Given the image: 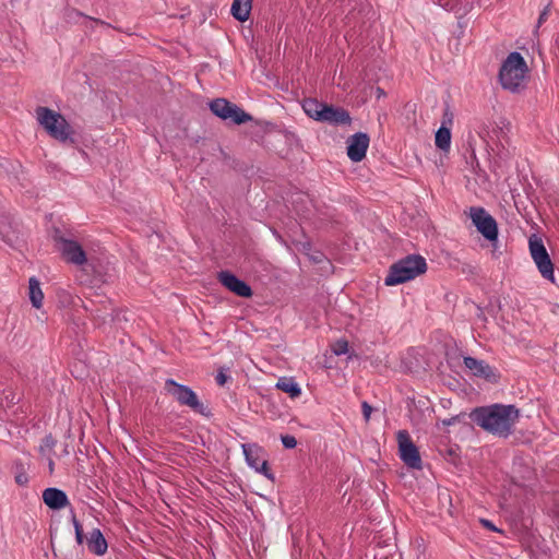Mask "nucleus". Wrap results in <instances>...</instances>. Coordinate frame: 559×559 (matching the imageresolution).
Returning a JSON list of instances; mask_svg holds the SVG:
<instances>
[{"label": "nucleus", "instance_id": "1", "mask_svg": "<svg viewBox=\"0 0 559 559\" xmlns=\"http://www.w3.org/2000/svg\"><path fill=\"white\" fill-rule=\"evenodd\" d=\"M469 417L485 431L506 438L513 432L520 418V411L514 405L492 404L476 407Z\"/></svg>", "mask_w": 559, "mask_h": 559}, {"label": "nucleus", "instance_id": "2", "mask_svg": "<svg viewBox=\"0 0 559 559\" xmlns=\"http://www.w3.org/2000/svg\"><path fill=\"white\" fill-rule=\"evenodd\" d=\"M528 67L520 52L513 51L502 61L498 79L503 90L520 93L526 86Z\"/></svg>", "mask_w": 559, "mask_h": 559}, {"label": "nucleus", "instance_id": "3", "mask_svg": "<svg viewBox=\"0 0 559 559\" xmlns=\"http://www.w3.org/2000/svg\"><path fill=\"white\" fill-rule=\"evenodd\" d=\"M35 114L38 124L49 136L61 143L73 142V129L60 112L48 107H37Z\"/></svg>", "mask_w": 559, "mask_h": 559}, {"label": "nucleus", "instance_id": "4", "mask_svg": "<svg viewBox=\"0 0 559 559\" xmlns=\"http://www.w3.org/2000/svg\"><path fill=\"white\" fill-rule=\"evenodd\" d=\"M427 270L426 260L420 255H407L391 265L384 284L394 286L414 280Z\"/></svg>", "mask_w": 559, "mask_h": 559}, {"label": "nucleus", "instance_id": "5", "mask_svg": "<svg viewBox=\"0 0 559 559\" xmlns=\"http://www.w3.org/2000/svg\"><path fill=\"white\" fill-rule=\"evenodd\" d=\"M165 389L181 406H187L197 414H206V406L189 386L179 384L173 379H168L165 382Z\"/></svg>", "mask_w": 559, "mask_h": 559}, {"label": "nucleus", "instance_id": "6", "mask_svg": "<svg viewBox=\"0 0 559 559\" xmlns=\"http://www.w3.org/2000/svg\"><path fill=\"white\" fill-rule=\"evenodd\" d=\"M210 109L215 116L224 120L229 119L236 124H242L252 119L249 114L224 98H216L212 100L210 103Z\"/></svg>", "mask_w": 559, "mask_h": 559}, {"label": "nucleus", "instance_id": "7", "mask_svg": "<svg viewBox=\"0 0 559 559\" xmlns=\"http://www.w3.org/2000/svg\"><path fill=\"white\" fill-rule=\"evenodd\" d=\"M469 217L477 230L489 241L497 240L498 226L496 219L480 206L469 207Z\"/></svg>", "mask_w": 559, "mask_h": 559}, {"label": "nucleus", "instance_id": "8", "mask_svg": "<svg viewBox=\"0 0 559 559\" xmlns=\"http://www.w3.org/2000/svg\"><path fill=\"white\" fill-rule=\"evenodd\" d=\"M530 252L542 276L554 282V264L540 239H530Z\"/></svg>", "mask_w": 559, "mask_h": 559}, {"label": "nucleus", "instance_id": "9", "mask_svg": "<svg viewBox=\"0 0 559 559\" xmlns=\"http://www.w3.org/2000/svg\"><path fill=\"white\" fill-rule=\"evenodd\" d=\"M396 437L401 460L411 468H421L418 449L413 443L409 433L406 430H400Z\"/></svg>", "mask_w": 559, "mask_h": 559}, {"label": "nucleus", "instance_id": "10", "mask_svg": "<svg viewBox=\"0 0 559 559\" xmlns=\"http://www.w3.org/2000/svg\"><path fill=\"white\" fill-rule=\"evenodd\" d=\"M243 454L248 465L257 472L271 477L267 461L264 459L263 449L257 444H242Z\"/></svg>", "mask_w": 559, "mask_h": 559}, {"label": "nucleus", "instance_id": "11", "mask_svg": "<svg viewBox=\"0 0 559 559\" xmlns=\"http://www.w3.org/2000/svg\"><path fill=\"white\" fill-rule=\"evenodd\" d=\"M464 366L473 373V376L483 378L488 382L496 383L499 380L497 370L489 366L485 360H479L469 356L464 357Z\"/></svg>", "mask_w": 559, "mask_h": 559}, {"label": "nucleus", "instance_id": "12", "mask_svg": "<svg viewBox=\"0 0 559 559\" xmlns=\"http://www.w3.org/2000/svg\"><path fill=\"white\" fill-rule=\"evenodd\" d=\"M218 281L224 287L239 297L249 298L253 294L251 287L246 282L228 271L219 272Z\"/></svg>", "mask_w": 559, "mask_h": 559}, {"label": "nucleus", "instance_id": "13", "mask_svg": "<svg viewBox=\"0 0 559 559\" xmlns=\"http://www.w3.org/2000/svg\"><path fill=\"white\" fill-rule=\"evenodd\" d=\"M369 136L366 133L358 132L347 140V155L353 162H360L365 158L369 147Z\"/></svg>", "mask_w": 559, "mask_h": 559}, {"label": "nucleus", "instance_id": "14", "mask_svg": "<svg viewBox=\"0 0 559 559\" xmlns=\"http://www.w3.org/2000/svg\"><path fill=\"white\" fill-rule=\"evenodd\" d=\"M60 252L62 258L69 263L83 265L86 262V254L82 246L74 240L62 239Z\"/></svg>", "mask_w": 559, "mask_h": 559}, {"label": "nucleus", "instance_id": "15", "mask_svg": "<svg viewBox=\"0 0 559 559\" xmlns=\"http://www.w3.org/2000/svg\"><path fill=\"white\" fill-rule=\"evenodd\" d=\"M350 121L352 118L346 109L328 104H325L320 119V122H328L334 126L349 124Z\"/></svg>", "mask_w": 559, "mask_h": 559}, {"label": "nucleus", "instance_id": "16", "mask_svg": "<svg viewBox=\"0 0 559 559\" xmlns=\"http://www.w3.org/2000/svg\"><path fill=\"white\" fill-rule=\"evenodd\" d=\"M43 500L52 510H60L69 503L66 492L53 487L44 490Z\"/></svg>", "mask_w": 559, "mask_h": 559}, {"label": "nucleus", "instance_id": "17", "mask_svg": "<svg viewBox=\"0 0 559 559\" xmlns=\"http://www.w3.org/2000/svg\"><path fill=\"white\" fill-rule=\"evenodd\" d=\"M87 548L97 556H102L107 550V542L98 528L91 532L87 539Z\"/></svg>", "mask_w": 559, "mask_h": 559}, {"label": "nucleus", "instance_id": "18", "mask_svg": "<svg viewBox=\"0 0 559 559\" xmlns=\"http://www.w3.org/2000/svg\"><path fill=\"white\" fill-rule=\"evenodd\" d=\"M28 298L34 308L40 309L43 307L44 293L36 277H31L28 281Z\"/></svg>", "mask_w": 559, "mask_h": 559}, {"label": "nucleus", "instance_id": "19", "mask_svg": "<svg viewBox=\"0 0 559 559\" xmlns=\"http://www.w3.org/2000/svg\"><path fill=\"white\" fill-rule=\"evenodd\" d=\"M251 7L252 0H234L230 11L236 20L245 22L249 19Z\"/></svg>", "mask_w": 559, "mask_h": 559}, {"label": "nucleus", "instance_id": "20", "mask_svg": "<svg viewBox=\"0 0 559 559\" xmlns=\"http://www.w3.org/2000/svg\"><path fill=\"white\" fill-rule=\"evenodd\" d=\"M276 389L287 393L292 399L298 397L301 394L299 384L292 377H282L276 382Z\"/></svg>", "mask_w": 559, "mask_h": 559}, {"label": "nucleus", "instance_id": "21", "mask_svg": "<svg viewBox=\"0 0 559 559\" xmlns=\"http://www.w3.org/2000/svg\"><path fill=\"white\" fill-rule=\"evenodd\" d=\"M325 104L314 98H307L302 103V109L306 115L317 121H320Z\"/></svg>", "mask_w": 559, "mask_h": 559}, {"label": "nucleus", "instance_id": "22", "mask_svg": "<svg viewBox=\"0 0 559 559\" xmlns=\"http://www.w3.org/2000/svg\"><path fill=\"white\" fill-rule=\"evenodd\" d=\"M435 144L439 150L449 152L451 147V129L440 127L436 132Z\"/></svg>", "mask_w": 559, "mask_h": 559}, {"label": "nucleus", "instance_id": "23", "mask_svg": "<svg viewBox=\"0 0 559 559\" xmlns=\"http://www.w3.org/2000/svg\"><path fill=\"white\" fill-rule=\"evenodd\" d=\"M53 445L55 442L48 438L44 445L40 447V456L47 463L50 475L55 472V463L52 459Z\"/></svg>", "mask_w": 559, "mask_h": 559}, {"label": "nucleus", "instance_id": "24", "mask_svg": "<svg viewBox=\"0 0 559 559\" xmlns=\"http://www.w3.org/2000/svg\"><path fill=\"white\" fill-rule=\"evenodd\" d=\"M454 122V114L451 110L450 106L447 105L443 109L442 119H441V128L451 129Z\"/></svg>", "mask_w": 559, "mask_h": 559}, {"label": "nucleus", "instance_id": "25", "mask_svg": "<svg viewBox=\"0 0 559 559\" xmlns=\"http://www.w3.org/2000/svg\"><path fill=\"white\" fill-rule=\"evenodd\" d=\"M332 352L336 356L344 355L348 352V343L345 340H338L332 345Z\"/></svg>", "mask_w": 559, "mask_h": 559}, {"label": "nucleus", "instance_id": "26", "mask_svg": "<svg viewBox=\"0 0 559 559\" xmlns=\"http://www.w3.org/2000/svg\"><path fill=\"white\" fill-rule=\"evenodd\" d=\"M15 481L20 486H26L28 483V475L24 471L22 465L17 467V472L15 474Z\"/></svg>", "mask_w": 559, "mask_h": 559}, {"label": "nucleus", "instance_id": "27", "mask_svg": "<svg viewBox=\"0 0 559 559\" xmlns=\"http://www.w3.org/2000/svg\"><path fill=\"white\" fill-rule=\"evenodd\" d=\"M281 440L286 449H294L297 445V440L294 436L285 435L281 437Z\"/></svg>", "mask_w": 559, "mask_h": 559}, {"label": "nucleus", "instance_id": "28", "mask_svg": "<svg viewBox=\"0 0 559 559\" xmlns=\"http://www.w3.org/2000/svg\"><path fill=\"white\" fill-rule=\"evenodd\" d=\"M73 525H74V530H75L76 542L79 544H82L83 543V530H82L80 522L75 518H73Z\"/></svg>", "mask_w": 559, "mask_h": 559}, {"label": "nucleus", "instance_id": "29", "mask_svg": "<svg viewBox=\"0 0 559 559\" xmlns=\"http://www.w3.org/2000/svg\"><path fill=\"white\" fill-rule=\"evenodd\" d=\"M361 411H362L365 420L368 421L370 419L372 407L367 402H362Z\"/></svg>", "mask_w": 559, "mask_h": 559}, {"label": "nucleus", "instance_id": "30", "mask_svg": "<svg viewBox=\"0 0 559 559\" xmlns=\"http://www.w3.org/2000/svg\"><path fill=\"white\" fill-rule=\"evenodd\" d=\"M228 377L224 371H218V373L215 377V381L218 385L223 386L227 382Z\"/></svg>", "mask_w": 559, "mask_h": 559}, {"label": "nucleus", "instance_id": "31", "mask_svg": "<svg viewBox=\"0 0 559 559\" xmlns=\"http://www.w3.org/2000/svg\"><path fill=\"white\" fill-rule=\"evenodd\" d=\"M548 14H549V10L548 8H545L540 14H539V17H538V25H542L548 17Z\"/></svg>", "mask_w": 559, "mask_h": 559}, {"label": "nucleus", "instance_id": "32", "mask_svg": "<svg viewBox=\"0 0 559 559\" xmlns=\"http://www.w3.org/2000/svg\"><path fill=\"white\" fill-rule=\"evenodd\" d=\"M481 522H483V524H484L486 527H488V528H490V530H492V531H495V530H496V527H495V526H493V525H492L488 520H483Z\"/></svg>", "mask_w": 559, "mask_h": 559}, {"label": "nucleus", "instance_id": "33", "mask_svg": "<svg viewBox=\"0 0 559 559\" xmlns=\"http://www.w3.org/2000/svg\"><path fill=\"white\" fill-rule=\"evenodd\" d=\"M384 96V91L381 87H377V97L380 98Z\"/></svg>", "mask_w": 559, "mask_h": 559}, {"label": "nucleus", "instance_id": "34", "mask_svg": "<svg viewBox=\"0 0 559 559\" xmlns=\"http://www.w3.org/2000/svg\"><path fill=\"white\" fill-rule=\"evenodd\" d=\"M313 261L314 262H320L321 261V257L320 255H314L312 257Z\"/></svg>", "mask_w": 559, "mask_h": 559}]
</instances>
